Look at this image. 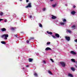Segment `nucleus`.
Returning <instances> with one entry per match:
<instances>
[{"instance_id":"1","label":"nucleus","mask_w":77,"mask_h":77,"mask_svg":"<svg viewBox=\"0 0 77 77\" xmlns=\"http://www.w3.org/2000/svg\"><path fill=\"white\" fill-rule=\"evenodd\" d=\"M8 36H9V35H8V34H5L2 35L1 37V38H3V37H5L4 38L5 40H7V39H8Z\"/></svg>"},{"instance_id":"2","label":"nucleus","mask_w":77,"mask_h":77,"mask_svg":"<svg viewBox=\"0 0 77 77\" xmlns=\"http://www.w3.org/2000/svg\"><path fill=\"white\" fill-rule=\"evenodd\" d=\"M60 64L62 65L63 67L65 66V63L63 62H61L60 63Z\"/></svg>"},{"instance_id":"3","label":"nucleus","mask_w":77,"mask_h":77,"mask_svg":"<svg viewBox=\"0 0 77 77\" xmlns=\"http://www.w3.org/2000/svg\"><path fill=\"white\" fill-rule=\"evenodd\" d=\"M32 5H31V3H29L28 5L25 7L26 8H31Z\"/></svg>"},{"instance_id":"4","label":"nucleus","mask_w":77,"mask_h":77,"mask_svg":"<svg viewBox=\"0 0 77 77\" xmlns=\"http://www.w3.org/2000/svg\"><path fill=\"white\" fill-rule=\"evenodd\" d=\"M65 38L66 41H69L70 40V37H69L66 36L65 37Z\"/></svg>"},{"instance_id":"5","label":"nucleus","mask_w":77,"mask_h":77,"mask_svg":"<svg viewBox=\"0 0 77 77\" xmlns=\"http://www.w3.org/2000/svg\"><path fill=\"white\" fill-rule=\"evenodd\" d=\"M51 50V49L49 47L46 48L45 49V50H46V51H47V50Z\"/></svg>"},{"instance_id":"6","label":"nucleus","mask_w":77,"mask_h":77,"mask_svg":"<svg viewBox=\"0 0 77 77\" xmlns=\"http://www.w3.org/2000/svg\"><path fill=\"white\" fill-rule=\"evenodd\" d=\"M70 52L71 53V54H76V53L73 51H72Z\"/></svg>"},{"instance_id":"7","label":"nucleus","mask_w":77,"mask_h":77,"mask_svg":"<svg viewBox=\"0 0 77 77\" xmlns=\"http://www.w3.org/2000/svg\"><path fill=\"white\" fill-rule=\"evenodd\" d=\"M68 76H69V77H73V75H72L71 74L69 73L68 75Z\"/></svg>"},{"instance_id":"8","label":"nucleus","mask_w":77,"mask_h":77,"mask_svg":"<svg viewBox=\"0 0 77 77\" xmlns=\"http://www.w3.org/2000/svg\"><path fill=\"white\" fill-rule=\"evenodd\" d=\"M47 33L48 34H49V35H52L53 34V33L51 32H49L48 31H47Z\"/></svg>"},{"instance_id":"9","label":"nucleus","mask_w":77,"mask_h":77,"mask_svg":"<svg viewBox=\"0 0 77 77\" xmlns=\"http://www.w3.org/2000/svg\"><path fill=\"white\" fill-rule=\"evenodd\" d=\"M1 30L2 32H5V31H6V29L5 28H3L1 29Z\"/></svg>"},{"instance_id":"10","label":"nucleus","mask_w":77,"mask_h":77,"mask_svg":"<svg viewBox=\"0 0 77 77\" xmlns=\"http://www.w3.org/2000/svg\"><path fill=\"white\" fill-rule=\"evenodd\" d=\"M67 32H68L69 33H71V30H70L69 29H67L66 30Z\"/></svg>"},{"instance_id":"11","label":"nucleus","mask_w":77,"mask_h":77,"mask_svg":"<svg viewBox=\"0 0 77 77\" xmlns=\"http://www.w3.org/2000/svg\"><path fill=\"white\" fill-rule=\"evenodd\" d=\"M71 14L72 15H74L75 14V12L74 11H73L71 12Z\"/></svg>"},{"instance_id":"12","label":"nucleus","mask_w":77,"mask_h":77,"mask_svg":"<svg viewBox=\"0 0 77 77\" xmlns=\"http://www.w3.org/2000/svg\"><path fill=\"white\" fill-rule=\"evenodd\" d=\"M52 19H55L57 18L56 17L53 16V15H52Z\"/></svg>"},{"instance_id":"13","label":"nucleus","mask_w":77,"mask_h":77,"mask_svg":"<svg viewBox=\"0 0 77 77\" xmlns=\"http://www.w3.org/2000/svg\"><path fill=\"white\" fill-rule=\"evenodd\" d=\"M55 36L57 37V38H59L60 36L58 34L56 33L55 34Z\"/></svg>"},{"instance_id":"14","label":"nucleus","mask_w":77,"mask_h":77,"mask_svg":"<svg viewBox=\"0 0 77 77\" xmlns=\"http://www.w3.org/2000/svg\"><path fill=\"white\" fill-rule=\"evenodd\" d=\"M57 4H54L52 5V6L53 7V8H54V7H56V6H57Z\"/></svg>"},{"instance_id":"15","label":"nucleus","mask_w":77,"mask_h":77,"mask_svg":"<svg viewBox=\"0 0 77 77\" xmlns=\"http://www.w3.org/2000/svg\"><path fill=\"white\" fill-rule=\"evenodd\" d=\"M48 73H49V74H51V75H52V74H53L51 72L50 70L48 71Z\"/></svg>"},{"instance_id":"16","label":"nucleus","mask_w":77,"mask_h":77,"mask_svg":"<svg viewBox=\"0 0 77 77\" xmlns=\"http://www.w3.org/2000/svg\"><path fill=\"white\" fill-rule=\"evenodd\" d=\"M72 28L73 29H75V25H73L72 26Z\"/></svg>"},{"instance_id":"17","label":"nucleus","mask_w":77,"mask_h":77,"mask_svg":"<svg viewBox=\"0 0 77 77\" xmlns=\"http://www.w3.org/2000/svg\"><path fill=\"white\" fill-rule=\"evenodd\" d=\"M29 62H32V60H33V59H32V58H29Z\"/></svg>"},{"instance_id":"18","label":"nucleus","mask_w":77,"mask_h":77,"mask_svg":"<svg viewBox=\"0 0 77 77\" xmlns=\"http://www.w3.org/2000/svg\"><path fill=\"white\" fill-rule=\"evenodd\" d=\"M71 69L72 71H75V68L73 67L71 68Z\"/></svg>"},{"instance_id":"19","label":"nucleus","mask_w":77,"mask_h":77,"mask_svg":"<svg viewBox=\"0 0 77 77\" xmlns=\"http://www.w3.org/2000/svg\"><path fill=\"white\" fill-rule=\"evenodd\" d=\"M1 43L2 44H6V42L4 41L1 42Z\"/></svg>"},{"instance_id":"20","label":"nucleus","mask_w":77,"mask_h":77,"mask_svg":"<svg viewBox=\"0 0 77 77\" xmlns=\"http://www.w3.org/2000/svg\"><path fill=\"white\" fill-rule=\"evenodd\" d=\"M52 36L53 38H54V39H56L57 38V37L56 36L53 35H52Z\"/></svg>"},{"instance_id":"21","label":"nucleus","mask_w":77,"mask_h":77,"mask_svg":"<svg viewBox=\"0 0 77 77\" xmlns=\"http://www.w3.org/2000/svg\"><path fill=\"white\" fill-rule=\"evenodd\" d=\"M71 60L72 61V62H75V60H74V59H71Z\"/></svg>"},{"instance_id":"22","label":"nucleus","mask_w":77,"mask_h":77,"mask_svg":"<svg viewBox=\"0 0 77 77\" xmlns=\"http://www.w3.org/2000/svg\"><path fill=\"white\" fill-rule=\"evenodd\" d=\"M34 75L35 76H38V74H37V73L36 72L34 73Z\"/></svg>"},{"instance_id":"23","label":"nucleus","mask_w":77,"mask_h":77,"mask_svg":"<svg viewBox=\"0 0 77 77\" xmlns=\"http://www.w3.org/2000/svg\"><path fill=\"white\" fill-rule=\"evenodd\" d=\"M39 27H42V24H41V23H39Z\"/></svg>"},{"instance_id":"24","label":"nucleus","mask_w":77,"mask_h":77,"mask_svg":"<svg viewBox=\"0 0 77 77\" xmlns=\"http://www.w3.org/2000/svg\"><path fill=\"white\" fill-rule=\"evenodd\" d=\"M63 22H66V19H64L63 20Z\"/></svg>"},{"instance_id":"25","label":"nucleus","mask_w":77,"mask_h":77,"mask_svg":"<svg viewBox=\"0 0 77 77\" xmlns=\"http://www.w3.org/2000/svg\"><path fill=\"white\" fill-rule=\"evenodd\" d=\"M3 13L2 12H1L0 13V15L2 16V15H3Z\"/></svg>"},{"instance_id":"26","label":"nucleus","mask_w":77,"mask_h":77,"mask_svg":"<svg viewBox=\"0 0 77 77\" xmlns=\"http://www.w3.org/2000/svg\"><path fill=\"white\" fill-rule=\"evenodd\" d=\"M60 24H61V25H64V24H65V23H60Z\"/></svg>"},{"instance_id":"27","label":"nucleus","mask_w":77,"mask_h":77,"mask_svg":"<svg viewBox=\"0 0 77 77\" xmlns=\"http://www.w3.org/2000/svg\"><path fill=\"white\" fill-rule=\"evenodd\" d=\"M15 28H11V30H14L15 29Z\"/></svg>"},{"instance_id":"28","label":"nucleus","mask_w":77,"mask_h":77,"mask_svg":"<svg viewBox=\"0 0 77 77\" xmlns=\"http://www.w3.org/2000/svg\"><path fill=\"white\" fill-rule=\"evenodd\" d=\"M46 10V8H44L43 9V11H45Z\"/></svg>"},{"instance_id":"29","label":"nucleus","mask_w":77,"mask_h":77,"mask_svg":"<svg viewBox=\"0 0 77 77\" xmlns=\"http://www.w3.org/2000/svg\"><path fill=\"white\" fill-rule=\"evenodd\" d=\"M31 39H34V38H31L30 39H29V41H30Z\"/></svg>"},{"instance_id":"30","label":"nucleus","mask_w":77,"mask_h":77,"mask_svg":"<svg viewBox=\"0 0 77 77\" xmlns=\"http://www.w3.org/2000/svg\"><path fill=\"white\" fill-rule=\"evenodd\" d=\"M50 60L52 62H54V61H53V59H51Z\"/></svg>"},{"instance_id":"31","label":"nucleus","mask_w":77,"mask_h":77,"mask_svg":"<svg viewBox=\"0 0 77 77\" xmlns=\"http://www.w3.org/2000/svg\"><path fill=\"white\" fill-rule=\"evenodd\" d=\"M50 44V42H48L47 43V44Z\"/></svg>"},{"instance_id":"32","label":"nucleus","mask_w":77,"mask_h":77,"mask_svg":"<svg viewBox=\"0 0 77 77\" xmlns=\"http://www.w3.org/2000/svg\"><path fill=\"white\" fill-rule=\"evenodd\" d=\"M43 63H46L45 61V60H43Z\"/></svg>"},{"instance_id":"33","label":"nucleus","mask_w":77,"mask_h":77,"mask_svg":"<svg viewBox=\"0 0 77 77\" xmlns=\"http://www.w3.org/2000/svg\"><path fill=\"white\" fill-rule=\"evenodd\" d=\"M29 65H27L26 66V68H28V67H29Z\"/></svg>"},{"instance_id":"34","label":"nucleus","mask_w":77,"mask_h":77,"mask_svg":"<svg viewBox=\"0 0 77 77\" xmlns=\"http://www.w3.org/2000/svg\"><path fill=\"white\" fill-rule=\"evenodd\" d=\"M2 20H3L2 19H0V22H1V21H2Z\"/></svg>"},{"instance_id":"35","label":"nucleus","mask_w":77,"mask_h":77,"mask_svg":"<svg viewBox=\"0 0 77 77\" xmlns=\"http://www.w3.org/2000/svg\"><path fill=\"white\" fill-rule=\"evenodd\" d=\"M26 42L27 43H29V40H27Z\"/></svg>"},{"instance_id":"36","label":"nucleus","mask_w":77,"mask_h":77,"mask_svg":"<svg viewBox=\"0 0 77 77\" xmlns=\"http://www.w3.org/2000/svg\"><path fill=\"white\" fill-rule=\"evenodd\" d=\"M5 22H7V19H5Z\"/></svg>"},{"instance_id":"37","label":"nucleus","mask_w":77,"mask_h":77,"mask_svg":"<svg viewBox=\"0 0 77 77\" xmlns=\"http://www.w3.org/2000/svg\"><path fill=\"white\" fill-rule=\"evenodd\" d=\"M26 3H28L29 2V0H26Z\"/></svg>"},{"instance_id":"38","label":"nucleus","mask_w":77,"mask_h":77,"mask_svg":"<svg viewBox=\"0 0 77 77\" xmlns=\"http://www.w3.org/2000/svg\"><path fill=\"white\" fill-rule=\"evenodd\" d=\"M73 8H75V6L74 5V6H73Z\"/></svg>"},{"instance_id":"39","label":"nucleus","mask_w":77,"mask_h":77,"mask_svg":"<svg viewBox=\"0 0 77 77\" xmlns=\"http://www.w3.org/2000/svg\"><path fill=\"white\" fill-rule=\"evenodd\" d=\"M15 36H16V37H17V36H18V35H15Z\"/></svg>"},{"instance_id":"40","label":"nucleus","mask_w":77,"mask_h":77,"mask_svg":"<svg viewBox=\"0 0 77 77\" xmlns=\"http://www.w3.org/2000/svg\"><path fill=\"white\" fill-rule=\"evenodd\" d=\"M31 17H32V16H30L29 17V18H31Z\"/></svg>"},{"instance_id":"41","label":"nucleus","mask_w":77,"mask_h":77,"mask_svg":"<svg viewBox=\"0 0 77 77\" xmlns=\"http://www.w3.org/2000/svg\"><path fill=\"white\" fill-rule=\"evenodd\" d=\"M50 1H51V2H53V0H50Z\"/></svg>"},{"instance_id":"42","label":"nucleus","mask_w":77,"mask_h":77,"mask_svg":"<svg viewBox=\"0 0 77 77\" xmlns=\"http://www.w3.org/2000/svg\"><path fill=\"white\" fill-rule=\"evenodd\" d=\"M65 6H67V4H66V5H65Z\"/></svg>"},{"instance_id":"43","label":"nucleus","mask_w":77,"mask_h":77,"mask_svg":"<svg viewBox=\"0 0 77 77\" xmlns=\"http://www.w3.org/2000/svg\"><path fill=\"white\" fill-rule=\"evenodd\" d=\"M23 69H24V68L23 67Z\"/></svg>"},{"instance_id":"44","label":"nucleus","mask_w":77,"mask_h":77,"mask_svg":"<svg viewBox=\"0 0 77 77\" xmlns=\"http://www.w3.org/2000/svg\"><path fill=\"white\" fill-rule=\"evenodd\" d=\"M20 2H21L22 1V0H20Z\"/></svg>"},{"instance_id":"45","label":"nucleus","mask_w":77,"mask_h":77,"mask_svg":"<svg viewBox=\"0 0 77 77\" xmlns=\"http://www.w3.org/2000/svg\"><path fill=\"white\" fill-rule=\"evenodd\" d=\"M57 21H58L56 20V22H57Z\"/></svg>"}]
</instances>
